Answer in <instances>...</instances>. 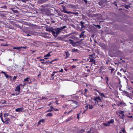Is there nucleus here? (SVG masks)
I'll use <instances>...</instances> for the list:
<instances>
[{"label":"nucleus","mask_w":133,"mask_h":133,"mask_svg":"<svg viewBox=\"0 0 133 133\" xmlns=\"http://www.w3.org/2000/svg\"><path fill=\"white\" fill-rule=\"evenodd\" d=\"M65 41L72 44V46L74 47L77 46L79 44H82V43H83V42L81 41L74 42L73 40L71 39L65 40Z\"/></svg>","instance_id":"1"},{"label":"nucleus","mask_w":133,"mask_h":133,"mask_svg":"<svg viewBox=\"0 0 133 133\" xmlns=\"http://www.w3.org/2000/svg\"><path fill=\"white\" fill-rule=\"evenodd\" d=\"M66 27L65 26H64L62 27H61L59 28H55L54 29V30L56 31L57 35H58L60 33V32L64 29Z\"/></svg>","instance_id":"2"},{"label":"nucleus","mask_w":133,"mask_h":133,"mask_svg":"<svg viewBox=\"0 0 133 133\" xmlns=\"http://www.w3.org/2000/svg\"><path fill=\"white\" fill-rule=\"evenodd\" d=\"M93 100L95 101V104L97 103L98 104L99 101H101L102 100L101 98L99 96L96 97L93 99Z\"/></svg>","instance_id":"3"},{"label":"nucleus","mask_w":133,"mask_h":133,"mask_svg":"<svg viewBox=\"0 0 133 133\" xmlns=\"http://www.w3.org/2000/svg\"><path fill=\"white\" fill-rule=\"evenodd\" d=\"M63 11L65 13L68 14H74V15H76V16H78V13L77 12H68L66 11V9H64L63 10Z\"/></svg>","instance_id":"4"},{"label":"nucleus","mask_w":133,"mask_h":133,"mask_svg":"<svg viewBox=\"0 0 133 133\" xmlns=\"http://www.w3.org/2000/svg\"><path fill=\"white\" fill-rule=\"evenodd\" d=\"M20 90V87L19 85H18L16 88L15 91L16 92V95H18L19 93V91Z\"/></svg>","instance_id":"5"},{"label":"nucleus","mask_w":133,"mask_h":133,"mask_svg":"<svg viewBox=\"0 0 133 133\" xmlns=\"http://www.w3.org/2000/svg\"><path fill=\"white\" fill-rule=\"evenodd\" d=\"M124 112L123 111H121L120 112L119 114V116L121 118L123 119L124 118Z\"/></svg>","instance_id":"6"},{"label":"nucleus","mask_w":133,"mask_h":133,"mask_svg":"<svg viewBox=\"0 0 133 133\" xmlns=\"http://www.w3.org/2000/svg\"><path fill=\"white\" fill-rule=\"evenodd\" d=\"M45 121V120L44 119H40L37 125L38 126L39 125L42 124V123H44Z\"/></svg>","instance_id":"7"},{"label":"nucleus","mask_w":133,"mask_h":133,"mask_svg":"<svg viewBox=\"0 0 133 133\" xmlns=\"http://www.w3.org/2000/svg\"><path fill=\"white\" fill-rule=\"evenodd\" d=\"M77 102L76 101H73L71 103V105L72 106H74L75 104L76 105L75 107H74V108H76V107H77V105H78Z\"/></svg>","instance_id":"8"},{"label":"nucleus","mask_w":133,"mask_h":133,"mask_svg":"<svg viewBox=\"0 0 133 133\" xmlns=\"http://www.w3.org/2000/svg\"><path fill=\"white\" fill-rule=\"evenodd\" d=\"M23 110V109L22 108H18L16 109L15 111L16 112H22Z\"/></svg>","instance_id":"9"},{"label":"nucleus","mask_w":133,"mask_h":133,"mask_svg":"<svg viewBox=\"0 0 133 133\" xmlns=\"http://www.w3.org/2000/svg\"><path fill=\"white\" fill-rule=\"evenodd\" d=\"M5 121H3V122L6 124L8 123L10 120L9 118H5Z\"/></svg>","instance_id":"10"},{"label":"nucleus","mask_w":133,"mask_h":133,"mask_svg":"<svg viewBox=\"0 0 133 133\" xmlns=\"http://www.w3.org/2000/svg\"><path fill=\"white\" fill-rule=\"evenodd\" d=\"M86 37L85 35H84L83 34V33H81L80 35L79 36V37L80 38L83 37V38H85Z\"/></svg>","instance_id":"11"},{"label":"nucleus","mask_w":133,"mask_h":133,"mask_svg":"<svg viewBox=\"0 0 133 133\" xmlns=\"http://www.w3.org/2000/svg\"><path fill=\"white\" fill-rule=\"evenodd\" d=\"M51 32H52L53 35L55 37L57 36V34H56V32L54 31L52 29V30L51 31Z\"/></svg>","instance_id":"12"},{"label":"nucleus","mask_w":133,"mask_h":133,"mask_svg":"<svg viewBox=\"0 0 133 133\" xmlns=\"http://www.w3.org/2000/svg\"><path fill=\"white\" fill-rule=\"evenodd\" d=\"M80 23L81 25L82 28L83 29V28H84L85 27V26L84 25V23L81 21V22Z\"/></svg>","instance_id":"13"},{"label":"nucleus","mask_w":133,"mask_h":133,"mask_svg":"<svg viewBox=\"0 0 133 133\" xmlns=\"http://www.w3.org/2000/svg\"><path fill=\"white\" fill-rule=\"evenodd\" d=\"M66 54V56L65 57V58L66 59L67 58L70 56V54L68 52H65Z\"/></svg>","instance_id":"14"},{"label":"nucleus","mask_w":133,"mask_h":133,"mask_svg":"<svg viewBox=\"0 0 133 133\" xmlns=\"http://www.w3.org/2000/svg\"><path fill=\"white\" fill-rule=\"evenodd\" d=\"M1 73H3L5 75L6 78H9V76L5 72L3 71H2Z\"/></svg>","instance_id":"15"},{"label":"nucleus","mask_w":133,"mask_h":133,"mask_svg":"<svg viewBox=\"0 0 133 133\" xmlns=\"http://www.w3.org/2000/svg\"><path fill=\"white\" fill-rule=\"evenodd\" d=\"M53 115V114L52 113H49L46 115V117H51Z\"/></svg>","instance_id":"16"},{"label":"nucleus","mask_w":133,"mask_h":133,"mask_svg":"<svg viewBox=\"0 0 133 133\" xmlns=\"http://www.w3.org/2000/svg\"><path fill=\"white\" fill-rule=\"evenodd\" d=\"M114 122V119H111L110 121H109L108 122L110 125V123H113Z\"/></svg>","instance_id":"17"},{"label":"nucleus","mask_w":133,"mask_h":133,"mask_svg":"<svg viewBox=\"0 0 133 133\" xmlns=\"http://www.w3.org/2000/svg\"><path fill=\"white\" fill-rule=\"evenodd\" d=\"M51 51L48 54L45 55L44 56V57H46L50 56H51L50 54V53H51Z\"/></svg>","instance_id":"18"},{"label":"nucleus","mask_w":133,"mask_h":133,"mask_svg":"<svg viewBox=\"0 0 133 133\" xmlns=\"http://www.w3.org/2000/svg\"><path fill=\"white\" fill-rule=\"evenodd\" d=\"M22 48V47H13V49H17L18 50H20Z\"/></svg>","instance_id":"19"},{"label":"nucleus","mask_w":133,"mask_h":133,"mask_svg":"<svg viewBox=\"0 0 133 133\" xmlns=\"http://www.w3.org/2000/svg\"><path fill=\"white\" fill-rule=\"evenodd\" d=\"M103 125L104 126L106 127L109 126L110 125V124H109L108 122L107 123H104Z\"/></svg>","instance_id":"20"},{"label":"nucleus","mask_w":133,"mask_h":133,"mask_svg":"<svg viewBox=\"0 0 133 133\" xmlns=\"http://www.w3.org/2000/svg\"><path fill=\"white\" fill-rule=\"evenodd\" d=\"M99 94L102 97H106V96L104 95V94L103 93H101L100 92L99 93Z\"/></svg>","instance_id":"21"},{"label":"nucleus","mask_w":133,"mask_h":133,"mask_svg":"<svg viewBox=\"0 0 133 133\" xmlns=\"http://www.w3.org/2000/svg\"><path fill=\"white\" fill-rule=\"evenodd\" d=\"M94 129L93 128H91L90 129V130L89 131H88L87 133H92L93 132L92 130Z\"/></svg>","instance_id":"22"},{"label":"nucleus","mask_w":133,"mask_h":133,"mask_svg":"<svg viewBox=\"0 0 133 133\" xmlns=\"http://www.w3.org/2000/svg\"><path fill=\"white\" fill-rule=\"evenodd\" d=\"M42 35H41V36H42L43 37L45 38H47L48 36H46V35H45L46 34H42Z\"/></svg>","instance_id":"23"},{"label":"nucleus","mask_w":133,"mask_h":133,"mask_svg":"<svg viewBox=\"0 0 133 133\" xmlns=\"http://www.w3.org/2000/svg\"><path fill=\"white\" fill-rule=\"evenodd\" d=\"M48 58L47 57H45L44 59H41L39 60L40 61H44L45 59H48Z\"/></svg>","instance_id":"24"},{"label":"nucleus","mask_w":133,"mask_h":133,"mask_svg":"<svg viewBox=\"0 0 133 133\" xmlns=\"http://www.w3.org/2000/svg\"><path fill=\"white\" fill-rule=\"evenodd\" d=\"M88 107H89V109H91L93 108V106L92 105H88Z\"/></svg>","instance_id":"25"},{"label":"nucleus","mask_w":133,"mask_h":133,"mask_svg":"<svg viewBox=\"0 0 133 133\" xmlns=\"http://www.w3.org/2000/svg\"><path fill=\"white\" fill-rule=\"evenodd\" d=\"M78 50L77 49H72V50L71 51L72 52H76V51H78Z\"/></svg>","instance_id":"26"},{"label":"nucleus","mask_w":133,"mask_h":133,"mask_svg":"<svg viewBox=\"0 0 133 133\" xmlns=\"http://www.w3.org/2000/svg\"><path fill=\"white\" fill-rule=\"evenodd\" d=\"M95 26L97 27L99 29H100L101 28V26L100 25H95Z\"/></svg>","instance_id":"27"},{"label":"nucleus","mask_w":133,"mask_h":133,"mask_svg":"<svg viewBox=\"0 0 133 133\" xmlns=\"http://www.w3.org/2000/svg\"><path fill=\"white\" fill-rule=\"evenodd\" d=\"M46 30H47V31H49L50 32H51V31L52 30V29H50L48 28V29H46Z\"/></svg>","instance_id":"28"},{"label":"nucleus","mask_w":133,"mask_h":133,"mask_svg":"<svg viewBox=\"0 0 133 133\" xmlns=\"http://www.w3.org/2000/svg\"><path fill=\"white\" fill-rule=\"evenodd\" d=\"M52 111V109H50V110H48L46 112H51Z\"/></svg>","instance_id":"29"},{"label":"nucleus","mask_w":133,"mask_h":133,"mask_svg":"<svg viewBox=\"0 0 133 133\" xmlns=\"http://www.w3.org/2000/svg\"><path fill=\"white\" fill-rule=\"evenodd\" d=\"M122 131L123 132V133H125V130L124 129H123L122 130Z\"/></svg>","instance_id":"30"},{"label":"nucleus","mask_w":133,"mask_h":133,"mask_svg":"<svg viewBox=\"0 0 133 133\" xmlns=\"http://www.w3.org/2000/svg\"><path fill=\"white\" fill-rule=\"evenodd\" d=\"M21 1L25 3L27 1V0H22Z\"/></svg>","instance_id":"31"},{"label":"nucleus","mask_w":133,"mask_h":133,"mask_svg":"<svg viewBox=\"0 0 133 133\" xmlns=\"http://www.w3.org/2000/svg\"><path fill=\"white\" fill-rule=\"evenodd\" d=\"M95 60L93 59H91L90 61V62H94Z\"/></svg>","instance_id":"32"},{"label":"nucleus","mask_w":133,"mask_h":133,"mask_svg":"<svg viewBox=\"0 0 133 133\" xmlns=\"http://www.w3.org/2000/svg\"><path fill=\"white\" fill-rule=\"evenodd\" d=\"M8 113L5 114L4 115V117H5L6 116H8Z\"/></svg>","instance_id":"33"},{"label":"nucleus","mask_w":133,"mask_h":133,"mask_svg":"<svg viewBox=\"0 0 133 133\" xmlns=\"http://www.w3.org/2000/svg\"><path fill=\"white\" fill-rule=\"evenodd\" d=\"M63 69H61V70L58 71H59V72H63Z\"/></svg>","instance_id":"34"},{"label":"nucleus","mask_w":133,"mask_h":133,"mask_svg":"<svg viewBox=\"0 0 133 133\" xmlns=\"http://www.w3.org/2000/svg\"><path fill=\"white\" fill-rule=\"evenodd\" d=\"M57 60H58V59H54L53 60H52V61H51V63H52V62L53 61H57Z\"/></svg>","instance_id":"35"},{"label":"nucleus","mask_w":133,"mask_h":133,"mask_svg":"<svg viewBox=\"0 0 133 133\" xmlns=\"http://www.w3.org/2000/svg\"><path fill=\"white\" fill-rule=\"evenodd\" d=\"M17 76H14V77H13V80H15V79H16V78H17Z\"/></svg>","instance_id":"36"},{"label":"nucleus","mask_w":133,"mask_h":133,"mask_svg":"<svg viewBox=\"0 0 133 133\" xmlns=\"http://www.w3.org/2000/svg\"><path fill=\"white\" fill-rule=\"evenodd\" d=\"M21 47H22V48H23V49H26V47L25 46H20Z\"/></svg>","instance_id":"37"},{"label":"nucleus","mask_w":133,"mask_h":133,"mask_svg":"<svg viewBox=\"0 0 133 133\" xmlns=\"http://www.w3.org/2000/svg\"><path fill=\"white\" fill-rule=\"evenodd\" d=\"M84 131L83 130H82L79 132V133H82Z\"/></svg>","instance_id":"38"},{"label":"nucleus","mask_w":133,"mask_h":133,"mask_svg":"<svg viewBox=\"0 0 133 133\" xmlns=\"http://www.w3.org/2000/svg\"><path fill=\"white\" fill-rule=\"evenodd\" d=\"M28 78H27L24 79V81H28Z\"/></svg>","instance_id":"39"},{"label":"nucleus","mask_w":133,"mask_h":133,"mask_svg":"<svg viewBox=\"0 0 133 133\" xmlns=\"http://www.w3.org/2000/svg\"><path fill=\"white\" fill-rule=\"evenodd\" d=\"M94 90L95 91H97V92H98V93L99 94V93L100 92L98 90H97V89H95Z\"/></svg>","instance_id":"40"},{"label":"nucleus","mask_w":133,"mask_h":133,"mask_svg":"<svg viewBox=\"0 0 133 133\" xmlns=\"http://www.w3.org/2000/svg\"><path fill=\"white\" fill-rule=\"evenodd\" d=\"M67 107V105H65L64 106H63L62 107L64 109H65Z\"/></svg>","instance_id":"41"},{"label":"nucleus","mask_w":133,"mask_h":133,"mask_svg":"<svg viewBox=\"0 0 133 133\" xmlns=\"http://www.w3.org/2000/svg\"><path fill=\"white\" fill-rule=\"evenodd\" d=\"M53 103V101L51 102H50V103L49 104V105H50L51 104H52Z\"/></svg>","instance_id":"42"},{"label":"nucleus","mask_w":133,"mask_h":133,"mask_svg":"<svg viewBox=\"0 0 133 133\" xmlns=\"http://www.w3.org/2000/svg\"><path fill=\"white\" fill-rule=\"evenodd\" d=\"M111 71L112 72H113L114 71V69L113 68H111Z\"/></svg>","instance_id":"43"},{"label":"nucleus","mask_w":133,"mask_h":133,"mask_svg":"<svg viewBox=\"0 0 133 133\" xmlns=\"http://www.w3.org/2000/svg\"><path fill=\"white\" fill-rule=\"evenodd\" d=\"M46 62H41V63L42 64H45L46 63Z\"/></svg>","instance_id":"44"},{"label":"nucleus","mask_w":133,"mask_h":133,"mask_svg":"<svg viewBox=\"0 0 133 133\" xmlns=\"http://www.w3.org/2000/svg\"><path fill=\"white\" fill-rule=\"evenodd\" d=\"M106 79H107V83L108 84V77H106Z\"/></svg>","instance_id":"45"},{"label":"nucleus","mask_w":133,"mask_h":133,"mask_svg":"<svg viewBox=\"0 0 133 133\" xmlns=\"http://www.w3.org/2000/svg\"><path fill=\"white\" fill-rule=\"evenodd\" d=\"M72 110H71L68 113V114H69L70 112L72 111Z\"/></svg>","instance_id":"46"},{"label":"nucleus","mask_w":133,"mask_h":133,"mask_svg":"<svg viewBox=\"0 0 133 133\" xmlns=\"http://www.w3.org/2000/svg\"><path fill=\"white\" fill-rule=\"evenodd\" d=\"M72 34V33H70V34H69L68 35H67V36H70V35H71Z\"/></svg>","instance_id":"47"},{"label":"nucleus","mask_w":133,"mask_h":133,"mask_svg":"<svg viewBox=\"0 0 133 133\" xmlns=\"http://www.w3.org/2000/svg\"><path fill=\"white\" fill-rule=\"evenodd\" d=\"M55 102L57 104H59L58 101L57 100H56V101Z\"/></svg>","instance_id":"48"},{"label":"nucleus","mask_w":133,"mask_h":133,"mask_svg":"<svg viewBox=\"0 0 133 133\" xmlns=\"http://www.w3.org/2000/svg\"><path fill=\"white\" fill-rule=\"evenodd\" d=\"M1 45L3 46H8L9 44H5V45H3V44H1Z\"/></svg>","instance_id":"49"},{"label":"nucleus","mask_w":133,"mask_h":133,"mask_svg":"<svg viewBox=\"0 0 133 133\" xmlns=\"http://www.w3.org/2000/svg\"><path fill=\"white\" fill-rule=\"evenodd\" d=\"M79 114H77V118L78 119L79 118Z\"/></svg>","instance_id":"50"},{"label":"nucleus","mask_w":133,"mask_h":133,"mask_svg":"<svg viewBox=\"0 0 133 133\" xmlns=\"http://www.w3.org/2000/svg\"><path fill=\"white\" fill-rule=\"evenodd\" d=\"M58 72H59V71H54L53 72V73H56Z\"/></svg>","instance_id":"51"},{"label":"nucleus","mask_w":133,"mask_h":133,"mask_svg":"<svg viewBox=\"0 0 133 133\" xmlns=\"http://www.w3.org/2000/svg\"><path fill=\"white\" fill-rule=\"evenodd\" d=\"M85 107L87 109L88 108H89L88 105H87L86 106H85Z\"/></svg>","instance_id":"52"},{"label":"nucleus","mask_w":133,"mask_h":133,"mask_svg":"<svg viewBox=\"0 0 133 133\" xmlns=\"http://www.w3.org/2000/svg\"><path fill=\"white\" fill-rule=\"evenodd\" d=\"M50 108H51L53 109H55V108H54L52 106H51L50 107Z\"/></svg>","instance_id":"53"},{"label":"nucleus","mask_w":133,"mask_h":133,"mask_svg":"<svg viewBox=\"0 0 133 133\" xmlns=\"http://www.w3.org/2000/svg\"><path fill=\"white\" fill-rule=\"evenodd\" d=\"M84 90H85V94L86 93V92H87V89H85Z\"/></svg>","instance_id":"54"},{"label":"nucleus","mask_w":133,"mask_h":133,"mask_svg":"<svg viewBox=\"0 0 133 133\" xmlns=\"http://www.w3.org/2000/svg\"><path fill=\"white\" fill-rule=\"evenodd\" d=\"M84 1L85 3H87V0H84Z\"/></svg>","instance_id":"55"},{"label":"nucleus","mask_w":133,"mask_h":133,"mask_svg":"<svg viewBox=\"0 0 133 133\" xmlns=\"http://www.w3.org/2000/svg\"><path fill=\"white\" fill-rule=\"evenodd\" d=\"M1 120L3 122V121H4V120H3V118H2V117H1Z\"/></svg>","instance_id":"56"},{"label":"nucleus","mask_w":133,"mask_h":133,"mask_svg":"<svg viewBox=\"0 0 133 133\" xmlns=\"http://www.w3.org/2000/svg\"><path fill=\"white\" fill-rule=\"evenodd\" d=\"M54 110H55V111H58L59 110L57 109H54Z\"/></svg>","instance_id":"57"},{"label":"nucleus","mask_w":133,"mask_h":133,"mask_svg":"<svg viewBox=\"0 0 133 133\" xmlns=\"http://www.w3.org/2000/svg\"><path fill=\"white\" fill-rule=\"evenodd\" d=\"M45 98H45V97H42V99H45Z\"/></svg>","instance_id":"58"},{"label":"nucleus","mask_w":133,"mask_h":133,"mask_svg":"<svg viewBox=\"0 0 133 133\" xmlns=\"http://www.w3.org/2000/svg\"><path fill=\"white\" fill-rule=\"evenodd\" d=\"M9 77L11 79L12 77L11 76H9Z\"/></svg>","instance_id":"59"},{"label":"nucleus","mask_w":133,"mask_h":133,"mask_svg":"<svg viewBox=\"0 0 133 133\" xmlns=\"http://www.w3.org/2000/svg\"><path fill=\"white\" fill-rule=\"evenodd\" d=\"M69 6H71V8H73V6H72V5H70Z\"/></svg>","instance_id":"60"},{"label":"nucleus","mask_w":133,"mask_h":133,"mask_svg":"<svg viewBox=\"0 0 133 133\" xmlns=\"http://www.w3.org/2000/svg\"><path fill=\"white\" fill-rule=\"evenodd\" d=\"M41 74H39V75H38V77H39V76H41Z\"/></svg>","instance_id":"61"},{"label":"nucleus","mask_w":133,"mask_h":133,"mask_svg":"<svg viewBox=\"0 0 133 133\" xmlns=\"http://www.w3.org/2000/svg\"><path fill=\"white\" fill-rule=\"evenodd\" d=\"M67 113V111H65V112H64V114H66Z\"/></svg>","instance_id":"62"},{"label":"nucleus","mask_w":133,"mask_h":133,"mask_svg":"<svg viewBox=\"0 0 133 133\" xmlns=\"http://www.w3.org/2000/svg\"><path fill=\"white\" fill-rule=\"evenodd\" d=\"M85 32V31H84L83 32H82L81 33H83V34H84V33Z\"/></svg>","instance_id":"63"},{"label":"nucleus","mask_w":133,"mask_h":133,"mask_svg":"<svg viewBox=\"0 0 133 133\" xmlns=\"http://www.w3.org/2000/svg\"><path fill=\"white\" fill-rule=\"evenodd\" d=\"M132 116H131L129 117L130 118H132Z\"/></svg>","instance_id":"64"}]
</instances>
